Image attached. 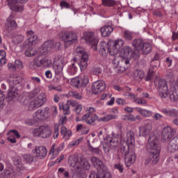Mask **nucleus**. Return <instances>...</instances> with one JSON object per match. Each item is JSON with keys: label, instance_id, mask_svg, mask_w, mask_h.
<instances>
[{"label": "nucleus", "instance_id": "1", "mask_svg": "<svg viewBox=\"0 0 178 178\" xmlns=\"http://www.w3.org/2000/svg\"><path fill=\"white\" fill-rule=\"evenodd\" d=\"M147 150L149 152V162L153 165H156L159 162V154L161 147L158 145V138L156 136H150L146 146Z\"/></svg>", "mask_w": 178, "mask_h": 178}, {"label": "nucleus", "instance_id": "37", "mask_svg": "<svg viewBox=\"0 0 178 178\" xmlns=\"http://www.w3.org/2000/svg\"><path fill=\"white\" fill-rule=\"evenodd\" d=\"M17 3H13L12 0L8 1V5L10 6V8L15 12H23L24 10V7L23 6H20L19 4H16Z\"/></svg>", "mask_w": 178, "mask_h": 178}, {"label": "nucleus", "instance_id": "31", "mask_svg": "<svg viewBox=\"0 0 178 178\" xmlns=\"http://www.w3.org/2000/svg\"><path fill=\"white\" fill-rule=\"evenodd\" d=\"M68 163L72 168H74V169H80V161H79V159L76 156H70Z\"/></svg>", "mask_w": 178, "mask_h": 178}, {"label": "nucleus", "instance_id": "23", "mask_svg": "<svg viewBox=\"0 0 178 178\" xmlns=\"http://www.w3.org/2000/svg\"><path fill=\"white\" fill-rule=\"evenodd\" d=\"M26 35L29 37L27 39L29 45H35V44L38 42V36L37 35H34V31L32 30L28 31L26 32Z\"/></svg>", "mask_w": 178, "mask_h": 178}, {"label": "nucleus", "instance_id": "39", "mask_svg": "<svg viewBox=\"0 0 178 178\" xmlns=\"http://www.w3.org/2000/svg\"><path fill=\"white\" fill-rule=\"evenodd\" d=\"M122 58H131V55H133V50L131 47L129 46H125L124 48L122 49Z\"/></svg>", "mask_w": 178, "mask_h": 178}, {"label": "nucleus", "instance_id": "12", "mask_svg": "<svg viewBox=\"0 0 178 178\" xmlns=\"http://www.w3.org/2000/svg\"><path fill=\"white\" fill-rule=\"evenodd\" d=\"M72 82L76 88H79V87H87L88 83H90V79L88 78V76L83 75L80 77L74 78L72 80Z\"/></svg>", "mask_w": 178, "mask_h": 178}, {"label": "nucleus", "instance_id": "47", "mask_svg": "<svg viewBox=\"0 0 178 178\" xmlns=\"http://www.w3.org/2000/svg\"><path fill=\"white\" fill-rule=\"evenodd\" d=\"M102 2L104 6H107L108 8H113V6H115L117 3L115 0H102Z\"/></svg>", "mask_w": 178, "mask_h": 178}, {"label": "nucleus", "instance_id": "32", "mask_svg": "<svg viewBox=\"0 0 178 178\" xmlns=\"http://www.w3.org/2000/svg\"><path fill=\"white\" fill-rule=\"evenodd\" d=\"M108 44L106 42H100L99 44V54L102 56H106L108 55Z\"/></svg>", "mask_w": 178, "mask_h": 178}, {"label": "nucleus", "instance_id": "52", "mask_svg": "<svg viewBox=\"0 0 178 178\" xmlns=\"http://www.w3.org/2000/svg\"><path fill=\"white\" fill-rule=\"evenodd\" d=\"M68 94L70 97H72V98H75V99H83V95L78 92L70 91Z\"/></svg>", "mask_w": 178, "mask_h": 178}, {"label": "nucleus", "instance_id": "51", "mask_svg": "<svg viewBox=\"0 0 178 178\" xmlns=\"http://www.w3.org/2000/svg\"><path fill=\"white\" fill-rule=\"evenodd\" d=\"M24 40V36L22 35H15L13 38L14 44H22V42Z\"/></svg>", "mask_w": 178, "mask_h": 178}, {"label": "nucleus", "instance_id": "45", "mask_svg": "<svg viewBox=\"0 0 178 178\" xmlns=\"http://www.w3.org/2000/svg\"><path fill=\"white\" fill-rule=\"evenodd\" d=\"M43 48L49 52L51 49L54 48V40H48L44 42L43 44Z\"/></svg>", "mask_w": 178, "mask_h": 178}, {"label": "nucleus", "instance_id": "11", "mask_svg": "<svg viewBox=\"0 0 178 178\" xmlns=\"http://www.w3.org/2000/svg\"><path fill=\"white\" fill-rule=\"evenodd\" d=\"M83 38L86 42H89L94 51H97V45H98V39L95 38L93 32L84 33Z\"/></svg>", "mask_w": 178, "mask_h": 178}, {"label": "nucleus", "instance_id": "27", "mask_svg": "<svg viewBox=\"0 0 178 178\" xmlns=\"http://www.w3.org/2000/svg\"><path fill=\"white\" fill-rule=\"evenodd\" d=\"M82 120H84L86 124H89L90 126H94V123H95V120H98V115H83Z\"/></svg>", "mask_w": 178, "mask_h": 178}, {"label": "nucleus", "instance_id": "64", "mask_svg": "<svg viewBox=\"0 0 178 178\" xmlns=\"http://www.w3.org/2000/svg\"><path fill=\"white\" fill-rule=\"evenodd\" d=\"M59 173H62L64 175V177L65 178H70V175H69V171L65 170V168H60L58 169Z\"/></svg>", "mask_w": 178, "mask_h": 178}, {"label": "nucleus", "instance_id": "60", "mask_svg": "<svg viewBox=\"0 0 178 178\" xmlns=\"http://www.w3.org/2000/svg\"><path fill=\"white\" fill-rule=\"evenodd\" d=\"M134 103L138 104V105H145V104H147V100H145V99L136 97L134 100Z\"/></svg>", "mask_w": 178, "mask_h": 178}, {"label": "nucleus", "instance_id": "49", "mask_svg": "<svg viewBox=\"0 0 178 178\" xmlns=\"http://www.w3.org/2000/svg\"><path fill=\"white\" fill-rule=\"evenodd\" d=\"M22 158L27 163H32L34 161V156L33 154H24Z\"/></svg>", "mask_w": 178, "mask_h": 178}, {"label": "nucleus", "instance_id": "14", "mask_svg": "<svg viewBox=\"0 0 178 178\" xmlns=\"http://www.w3.org/2000/svg\"><path fill=\"white\" fill-rule=\"evenodd\" d=\"M167 149L168 152L170 153L176 152L177 151H178V136L170 140ZM174 158L178 161V154H175L174 156Z\"/></svg>", "mask_w": 178, "mask_h": 178}, {"label": "nucleus", "instance_id": "10", "mask_svg": "<svg viewBox=\"0 0 178 178\" xmlns=\"http://www.w3.org/2000/svg\"><path fill=\"white\" fill-rule=\"evenodd\" d=\"M159 95L161 98H168V94L169 92V88L168 87V83L164 79H160L158 84Z\"/></svg>", "mask_w": 178, "mask_h": 178}, {"label": "nucleus", "instance_id": "2", "mask_svg": "<svg viewBox=\"0 0 178 178\" xmlns=\"http://www.w3.org/2000/svg\"><path fill=\"white\" fill-rule=\"evenodd\" d=\"M120 144V135L113 133L111 135H106L103 140V151L106 155H109L111 149L118 148Z\"/></svg>", "mask_w": 178, "mask_h": 178}, {"label": "nucleus", "instance_id": "29", "mask_svg": "<svg viewBox=\"0 0 178 178\" xmlns=\"http://www.w3.org/2000/svg\"><path fill=\"white\" fill-rule=\"evenodd\" d=\"M111 113H114V115L108 114L103 118H101L102 122H109V120H112L113 119H116L118 118V113H119V111L117 108H113L111 110Z\"/></svg>", "mask_w": 178, "mask_h": 178}, {"label": "nucleus", "instance_id": "22", "mask_svg": "<svg viewBox=\"0 0 178 178\" xmlns=\"http://www.w3.org/2000/svg\"><path fill=\"white\" fill-rule=\"evenodd\" d=\"M136 153L134 151H131L130 153L124 156L125 165L128 168L131 166L136 159Z\"/></svg>", "mask_w": 178, "mask_h": 178}, {"label": "nucleus", "instance_id": "8", "mask_svg": "<svg viewBox=\"0 0 178 178\" xmlns=\"http://www.w3.org/2000/svg\"><path fill=\"white\" fill-rule=\"evenodd\" d=\"M124 45L123 39H117L108 44V52L111 56L118 55L120 48Z\"/></svg>", "mask_w": 178, "mask_h": 178}, {"label": "nucleus", "instance_id": "59", "mask_svg": "<svg viewBox=\"0 0 178 178\" xmlns=\"http://www.w3.org/2000/svg\"><path fill=\"white\" fill-rule=\"evenodd\" d=\"M154 71L149 70L146 77H145V81H151V80L154 79Z\"/></svg>", "mask_w": 178, "mask_h": 178}, {"label": "nucleus", "instance_id": "7", "mask_svg": "<svg viewBox=\"0 0 178 178\" xmlns=\"http://www.w3.org/2000/svg\"><path fill=\"white\" fill-rule=\"evenodd\" d=\"M47 102V95L44 92H41L36 98L31 101L29 106V111H35L38 108H41Z\"/></svg>", "mask_w": 178, "mask_h": 178}, {"label": "nucleus", "instance_id": "34", "mask_svg": "<svg viewBox=\"0 0 178 178\" xmlns=\"http://www.w3.org/2000/svg\"><path fill=\"white\" fill-rule=\"evenodd\" d=\"M151 51H152L151 43L146 42L143 43V46H142V49L139 53L143 55H148V54H150Z\"/></svg>", "mask_w": 178, "mask_h": 178}, {"label": "nucleus", "instance_id": "28", "mask_svg": "<svg viewBox=\"0 0 178 178\" xmlns=\"http://www.w3.org/2000/svg\"><path fill=\"white\" fill-rule=\"evenodd\" d=\"M73 60L74 63L70 65L67 70L68 74L70 76H74L77 73V65H79V63L76 58H74Z\"/></svg>", "mask_w": 178, "mask_h": 178}, {"label": "nucleus", "instance_id": "38", "mask_svg": "<svg viewBox=\"0 0 178 178\" xmlns=\"http://www.w3.org/2000/svg\"><path fill=\"white\" fill-rule=\"evenodd\" d=\"M145 42H144V40H143L142 39H135L132 42V45L136 51H138V52H140Z\"/></svg>", "mask_w": 178, "mask_h": 178}, {"label": "nucleus", "instance_id": "25", "mask_svg": "<svg viewBox=\"0 0 178 178\" xmlns=\"http://www.w3.org/2000/svg\"><path fill=\"white\" fill-rule=\"evenodd\" d=\"M161 113L165 115V116H170V118H177L178 116V111L175 108L168 109L166 108H163L160 110Z\"/></svg>", "mask_w": 178, "mask_h": 178}, {"label": "nucleus", "instance_id": "24", "mask_svg": "<svg viewBox=\"0 0 178 178\" xmlns=\"http://www.w3.org/2000/svg\"><path fill=\"white\" fill-rule=\"evenodd\" d=\"M126 144L128 147H134L136 144V138L134 137V132L129 131L126 134Z\"/></svg>", "mask_w": 178, "mask_h": 178}, {"label": "nucleus", "instance_id": "17", "mask_svg": "<svg viewBox=\"0 0 178 178\" xmlns=\"http://www.w3.org/2000/svg\"><path fill=\"white\" fill-rule=\"evenodd\" d=\"M152 131V124L150 122H146L143 126L139 128V134L142 137H148Z\"/></svg>", "mask_w": 178, "mask_h": 178}, {"label": "nucleus", "instance_id": "9", "mask_svg": "<svg viewBox=\"0 0 178 178\" xmlns=\"http://www.w3.org/2000/svg\"><path fill=\"white\" fill-rule=\"evenodd\" d=\"M61 38L65 44L72 45V44H77V33L74 31H67L62 33Z\"/></svg>", "mask_w": 178, "mask_h": 178}, {"label": "nucleus", "instance_id": "54", "mask_svg": "<svg viewBox=\"0 0 178 178\" xmlns=\"http://www.w3.org/2000/svg\"><path fill=\"white\" fill-rule=\"evenodd\" d=\"M25 55L28 58H31L33 56H35V51L33 49V47H30L25 51Z\"/></svg>", "mask_w": 178, "mask_h": 178}, {"label": "nucleus", "instance_id": "63", "mask_svg": "<svg viewBox=\"0 0 178 178\" xmlns=\"http://www.w3.org/2000/svg\"><path fill=\"white\" fill-rule=\"evenodd\" d=\"M165 77H167V79L173 80V79H175V74L173 73V71L172 70H167L165 73Z\"/></svg>", "mask_w": 178, "mask_h": 178}, {"label": "nucleus", "instance_id": "42", "mask_svg": "<svg viewBox=\"0 0 178 178\" xmlns=\"http://www.w3.org/2000/svg\"><path fill=\"white\" fill-rule=\"evenodd\" d=\"M60 111H63L64 115H70V106L68 103L63 104V103L59 104Z\"/></svg>", "mask_w": 178, "mask_h": 178}, {"label": "nucleus", "instance_id": "48", "mask_svg": "<svg viewBox=\"0 0 178 178\" xmlns=\"http://www.w3.org/2000/svg\"><path fill=\"white\" fill-rule=\"evenodd\" d=\"M134 37V34L133 33V32L130 31H125L124 32V40H126V41H131Z\"/></svg>", "mask_w": 178, "mask_h": 178}, {"label": "nucleus", "instance_id": "62", "mask_svg": "<svg viewBox=\"0 0 178 178\" xmlns=\"http://www.w3.org/2000/svg\"><path fill=\"white\" fill-rule=\"evenodd\" d=\"M9 134L12 137H14V138H20V134H19V132L15 129L10 130Z\"/></svg>", "mask_w": 178, "mask_h": 178}, {"label": "nucleus", "instance_id": "30", "mask_svg": "<svg viewBox=\"0 0 178 178\" xmlns=\"http://www.w3.org/2000/svg\"><path fill=\"white\" fill-rule=\"evenodd\" d=\"M145 76V72L141 70H136L132 73V77L135 81H141Z\"/></svg>", "mask_w": 178, "mask_h": 178}, {"label": "nucleus", "instance_id": "19", "mask_svg": "<svg viewBox=\"0 0 178 178\" xmlns=\"http://www.w3.org/2000/svg\"><path fill=\"white\" fill-rule=\"evenodd\" d=\"M49 116V108L46 107L43 109H39L35 113V120H42L44 118Z\"/></svg>", "mask_w": 178, "mask_h": 178}, {"label": "nucleus", "instance_id": "5", "mask_svg": "<svg viewBox=\"0 0 178 178\" xmlns=\"http://www.w3.org/2000/svg\"><path fill=\"white\" fill-rule=\"evenodd\" d=\"M75 53L76 54V58L75 59L79 58V66L81 69V71L86 70L87 69V66H88V54L84 51V49L81 47H78L75 49Z\"/></svg>", "mask_w": 178, "mask_h": 178}, {"label": "nucleus", "instance_id": "3", "mask_svg": "<svg viewBox=\"0 0 178 178\" xmlns=\"http://www.w3.org/2000/svg\"><path fill=\"white\" fill-rule=\"evenodd\" d=\"M29 69L35 70L36 67H42L43 69H49L52 67V60L47 57L37 56L29 64Z\"/></svg>", "mask_w": 178, "mask_h": 178}, {"label": "nucleus", "instance_id": "58", "mask_svg": "<svg viewBox=\"0 0 178 178\" xmlns=\"http://www.w3.org/2000/svg\"><path fill=\"white\" fill-rule=\"evenodd\" d=\"M114 169H116L120 173H123L124 168H123V164L118 163L114 165Z\"/></svg>", "mask_w": 178, "mask_h": 178}, {"label": "nucleus", "instance_id": "4", "mask_svg": "<svg viewBox=\"0 0 178 178\" xmlns=\"http://www.w3.org/2000/svg\"><path fill=\"white\" fill-rule=\"evenodd\" d=\"M113 65L116 67L118 73H124L130 67V58L115 56L113 60Z\"/></svg>", "mask_w": 178, "mask_h": 178}, {"label": "nucleus", "instance_id": "50", "mask_svg": "<svg viewBox=\"0 0 178 178\" xmlns=\"http://www.w3.org/2000/svg\"><path fill=\"white\" fill-rule=\"evenodd\" d=\"M83 140V138L81 137L77 140L70 142L68 144V148H73V147H76V145H79V144H80V143H81Z\"/></svg>", "mask_w": 178, "mask_h": 178}, {"label": "nucleus", "instance_id": "55", "mask_svg": "<svg viewBox=\"0 0 178 178\" xmlns=\"http://www.w3.org/2000/svg\"><path fill=\"white\" fill-rule=\"evenodd\" d=\"M17 29V23L15 20H10L8 23V31H12V30H16Z\"/></svg>", "mask_w": 178, "mask_h": 178}, {"label": "nucleus", "instance_id": "15", "mask_svg": "<svg viewBox=\"0 0 178 178\" xmlns=\"http://www.w3.org/2000/svg\"><path fill=\"white\" fill-rule=\"evenodd\" d=\"M175 134H176V131H175V129L170 127H166L163 129L161 138L165 143L166 140H172Z\"/></svg>", "mask_w": 178, "mask_h": 178}, {"label": "nucleus", "instance_id": "41", "mask_svg": "<svg viewBox=\"0 0 178 178\" xmlns=\"http://www.w3.org/2000/svg\"><path fill=\"white\" fill-rule=\"evenodd\" d=\"M131 148H134V146H129L128 145L121 146L120 151L122 154L124 156L129 155L133 151Z\"/></svg>", "mask_w": 178, "mask_h": 178}, {"label": "nucleus", "instance_id": "40", "mask_svg": "<svg viewBox=\"0 0 178 178\" xmlns=\"http://www.w3.org/2000/svg\"><path fill=\"white\" fill-rule=\"evenodd\" d=\"M136 112H138L140 115L142 116H145V118H149V116H152V111L143 109L140 107H136Z\"/></svg>", "mask_w": 178, "mask_h": 178}, {"label": "nucleus", "instance_id": "21", "mask_svg": "<svg viewBox=\"0 0 178 178\" xmlns=\"http://www.w3.org/2000/svg\"><path fill=\"white\" fill-rule=\"evenodd\" d=\"M90 162L93 165L94 168L97 170V172L102 170V169L105 168V165H104L102 161L95 156H92L90 158Z\"/></svg>", "mask_w": 178, "mask_h": 178}, {"label": "nucleus", "instance_id": "16", "mask_svg": "<svg viewBox=\"0 0 178 178\" xmlns=\"http://www.w3.org/2000/svg\"><path fill=\"white\" fill-rule=\"evenodd\" d=\"M23 81V78L22 76H15V75H11L7 79V83L10 86V88H17V86H20Z\"/></svg>", "mask_w": 178, "mask_h": 178}, {"label": "nucleus", "instance_id": "18", "mask_svg": "<svg viewBox=\"0 0 178 178\" xmlns=\"http://www.w3.org/2000/svg\"><path fill=\"white\" fill-rule=\"evenodd\" d=\"M89 178H112V175L108 171L102 169L97 171L96 173L91 172Z\"/></svg>", "mask_w": 178, "mask_h": 178}, {"label": "nucleus", "instance_id": "44", "mask_svg": "<svg viewBox=\"0 0 178 178\" xmlns=\"http://www.w3.org/2000/svg\"><path fill=\"white\" fill-rule=\"evenodd\" d=\"M79 165H80V169L81 168H83L85 170H90V163L86 159L81 158V162H79Z\"/></svg>", "mask_w": 178, "mask_h": 178}, {"label": "nucleus", "instance_id": "57", "mask_svg": "<svg viewBox=\"0 0 178 178\" xmlns=\"http://www.w3.org/2000/svg\"><path fill=\"white\" fill-rule=\"evenodd\" d=\"M92 115H97L95 114V108L94 107H88L86 110V113L83 115V116H91Z\"/></svg>", "mask_w": 178, "mask_h": 178}, {"label": "nucleus", "instance_id": "13", "mask_svg": "<svg viewBox=\"0 0 178 178\" xmlns=\"http://www.w3.org/2000/svg\"><path fill=\"white\" fill-rule=\"evenodd\" d=\"M106 88V84L104 81H97L93 82L92 85V92L95 95H98V94H101L103 91H105Z\"/></svg>", "mask_w": 178, "mask_h": 178}, {"label": "nucleus", "instance_id": "46", "mask_svg": "<svg viewBox=\"0 0 178 178\" xmlns=\"http://www.w3.org/2000/svg\"><path fill=\"white\" fill-rule=\"evenodd\" d=\"M88 149L90 152H91L93 155H101V149L99 147H94L91 145H88Z\"/></svg>", "mask_w": 178, "mask_h": 178}, {"label": "nucleus", "instance_id": "26", "mask_svg": "<svg viewBox=\"0 0 178 178\" xmlns=\"http://www.w3.org/2000/svg\"><path fill=\"white\" fill-rule=\"evenodd\" d=\"M17 98H19V90L17 88H10L7 95L8 101H15Z\"/></svg>", "mask_w": 178, "mask_h": 178}, {"label": "nucleus", "instance_id": "56", "mask_svg": "<svg viewBox=\"0 0 178 178\" xmlns=\"http://www.w3.org/2000/svg\"><path fill=\"white\" fill-rule=\"evenodd\" d=\"M92 73L94 76H99L102 73V69L99 67H93L92 69Z\"/></svg>", "mask_w": 178, "mask_h": 178}, {"label": "nucleus", "instance_id": "43", "mask_svg": "<svg viewBox=\"0 0 178 178\" xmlns=\"http://www.w3.org/2000/svg\"><path fill=\"white\" fill-rule=\"evenodd\" d=\"M53 69L54 70L55 74L59 76V74H62L63 72V65H60V64H58L57 63H56L53 65Z\"/></svg>", "mask_w": 178, "mask_h": 178}, {"label": "nucleus", "instance_id": "33", "mask_svg": "<svg viewBox=\"0 0 178 178\" xmlns=\"http://www.w3.org/2000/svg\"><path fill=\"white\" fill-rule=\"evenodd\" d=\"M113 31V28L111 25H105L100 29V32L103 37H109Z\"/></svg>", "mask_w": 178, "mask_h": 178}, {"label": "nucleus", "instance_id": "35", "mask_svg": "<svg viewBox=\"0 0 178 178\" xmlns=\"http://www.w3.org/2000/svg\"><path fill=\"white\" fill-rule=\"evenodd\" d=\"M168 95H169L170 101L175 102L178 99V90L173 87L170 89Z\"/></svg>", "mask_w": 178, "mask_h": 178}, {"label": "nucleus", "instance_id": "6", "mask_svg": "<svg viewBox=\"0 0 178 178\" xmlns=\"http://www.w3.org/2000/svg\"><path fill=\"white\" fill-rule=\"evenodd\" d=\"M33 137L40 138H49L52 136V129L48 126H40L32 131Z\"/></svg>", "mask_w": 178, "mask_h": 178}, {"label": "nucleus", "instance_id": "36", "mask_svg": "<svg viewBox=\"0 0 178 178\" xmlns=\"http://www.w3.org/2000/svg\"><path fill=\"white\" fill-rule=\"evenodd\" d=\"M60 133L65 141H67V140H69L70 137H72V131L67 130V128H66V127H61Z\"/></svg>", "mask_w": 178, "mask_h": 178}, {"label": "nucleus", "instance_id": "53", "mask_svg": "<svg viewBox=\"0 0 178 178\" xmlns=\"http://www.w3.org/2000/svg\"><path fill=\"white\" fill-rule=\"evenodd\" d=\"M104 131H106V128H99L97 130V136L99 137V140H104V141H105V138L106 136L104 134Z\"/></svg>", "mask_w": 178, "mask_h": 178}, {"label": "nucleus", "instance_id": "61", "mask_svg": "<svg viewBox=\"0 0 178 178\" xmlns=\"http://www.w3.org/2000/svg\"><path fill=\"white\" fill-rule=\"evenodd\" d=\"M122 120H127L128 122H134L136 119H134V116L129 115H124L122 117Z\"/></svg>", "mask_w": 178, "mask_h": 178}, {"label": "nucleus", "instance_id": "20", "mask_svg": "<svg viewBox=\"0 0 178 178\" xmlns=\"http://www.w3.org/2000/svg\"><path fill=\"white\" fill-rule=\"evenodd\" d=\"M47 148L44 146H36L33 154H35V156L40 158V159H43L47 156Z\"/></svg>", "mask_w": 178, "mask_h": 178}]
</instances>
